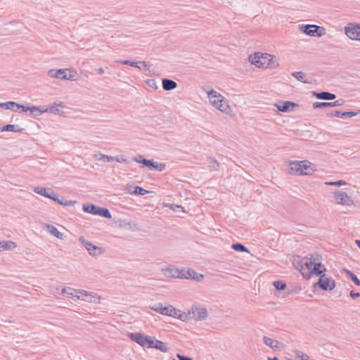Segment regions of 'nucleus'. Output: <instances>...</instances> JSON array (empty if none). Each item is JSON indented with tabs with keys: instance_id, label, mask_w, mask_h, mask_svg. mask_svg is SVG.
Wrapping results in <instances>:
<instances>
[{
	"instance_id": "nucleus-58",
	"label": "nucleus",
	"mask_w": 360,
	"mask_h": 360,
	"mask_svg": "<svg viewBox=\"0 0 360 360\" xmlns=\"http://www.w3.org/2000/svg\"><path fill=\"white\" fill-rule=\"evenodd\" d=\"M72 71L69 70V73H67V78L65 80H74L75 75L71 74Z\"/></svg>"
},
{
	"instance_id": "nucleus-54",
	"label": "nucleus",
	"mask_w": 360,
	"mask_h": 360,
	"mask_svg": "<svg viewBox=\"0 0 360 360\" xmlns=\"http://www.w3.org/2000/svg\"><path fill=\"white\" fill-rule=\"evenodd\" d=\"M176 356L179 359V360H193L191 357H188V356H186L184 355H181L180 354H177Z\"/></svg>"
},
{
	"instance_id": "nucleus-46",
	"label": "nucleus",
	"mask_w": 360,
	"mask_h": 360,
	"mask_svg": "<svg viewBox=\"0 0 360 360\" xmlns=\"http://www.w3.org/2000/svg\"><path fill=\"white\" fill-rule=\"evenodd\" d=\"M325 184L328 186H342L346 185L347 183L343 180H339L337 181H327L325 183Z\"/></svg>"
},
{
	"instance_id": "nucleus-4",
	"label": "nucleus",
	"mask_w": 360,
	"mask_h": 360,
	"mask_svg": "<svg viewBox=\"0 0 360 360\" xmlns=\"http://www.w3.org/2000/svg\"><path fill=\"white\" fill-rule=\"evenodd\" d=\"M299 29L302 33L311 37H321L326 33L323 27L316 25H302L300 26Z\"/></svg>"
},
{
	"instance_id": "nucleus-30",
	"label": "nucleus",
	"mask_w": 360,
	"mask_h": 360,
	"mask_svg": "<svg viewBox=\"0 0 360 360\" xmlns=\"http://www.w3.org/2000/svg\"><path fill=\"white\" fill-rule=\"evenodd\" d=\"M150 307L152 310L163 315H167L169 311V306L164 307L162 303H156Z\"/></svg>"
},
{
	"instance_id": "nucleus-27",
	"label": "nucleus",
	"mask_w": 360,
	"mask_h": 360,
	"mask_svg": "<svg viewBox=\"0 0 360 360\" xmlns=\"http://www.w3.org/2000/svg\"><path fill=\"white\" fill-rule=\"evenodd\" d=\"M34 191L41 195H43L46 198H51V195L53 194L54 191L51 188H45L37 186L34 188Z\"/></svg>"
},
{
	"instance_id": "nucleus-8",
	"label": "nucleus",
	"mask_w": 360,
	"mask_h": 360,
	"mask_svg": "<svg viewBox=\"0 0 360 360\" xmlns=\"http://www.w3.org/2000/svg\"><path fill=\"white\" fill-rule=\"evenodd\" d=\"M188 315L190 319L201 321L205 320L207 317L208 313L205 307H192L188 311Z\"/></svg>"
},
{
	"instance_id": "nucleus-10",
	"label": "nucleus",
	"mask_w": 360,
	"mask_h": 360,
	"mask_svg": "<svg viewBox=\"0 0 360 360\" xmlns=\"http://www.w3.org/2000/svg\"><path fill=\"white\" fill-rule=\"evenodd\" d=\"M336 202L340 205H352L353 200L345 192L335 191L333 193Z\"/></svg>"
},
{
	"instance_id": "nucleus-44",
	"label": "nucleus",
	"mask_w": 360,
	"mask_h": 360,
	"mask_svg": "<svg viewBox=\"0 0 360 360\" xmlns=\"http://www.w3.org/2000/svg\"><path fill=\"white\" fill-rule=\"evenodd\" d=\"M273 285L278 290H283L286 288V283L282 281H274Z\"/></svg>"
},
{
	"instance_id": "nucleus-21",
	"label": "nucleus",
	"mask_w": 360,
	"mask_h": 360,
	"mask_svg": "<svg viewBox=\"0 0 360 360\" xmlns=\"http://www.w3.org/2000/svg\"><path fill=\"white\" fill-rule=\"evenodd\" d=\"M129 338L136 342L139 345L143 347L145 345V341L146 340V335L140 333H131L128 335Z\"/></svg>"
},
{
	"instance_id": "nucleus-28",
	"label": "nucleus",
	"mask_w": 360,
	"mask_h": 360,
	"mask_svg": "<svg viewBox=\"0 0 360 360\" xmlns=\"http://www.w3.org/2000/svg\"><path fill=\"white\" fill-rule=\"evenodd\" d=\"M305 257L300 259L299 257L297 258H295L292 262L295 268L300 271L302 274L303 273L307 272V269L304 265Z\"/></svg>"
},
{
	"instance_id": "nucleus-18",
	"label": "nucleus",
	"mask_w": 360,
	"mask_h": 360,
	"mask_svg": "<svg viewBox=\"0 0 360 360\" xmlns=\"http://www.w3.org/2000/svg\"><path fill=\"white\" fill-rule=\"evenodd\" d=\"M301 163V169L302 170V175H311L312 173L316 171L314 168L315 166L308 160H302Z\"/></svg>"
},
{
	"instance_id": "nucleus-37",
	"label": "nucleus",
	"mask_w": 360,
	"mask_h": 360,
	"mask_svg": "<svg viewBox=\"0 0 360 360\" xmlns=\"http://www.w3.org/2000/svg\"><path fill=\"white\" fill-rule=\"evenodd\" d=\"M231 248L237 252H243L249 253L250 251L244 245L240 243H233L231 245Z\"/></svg>"
},
{
	"instance_id": "nucleus-2",
	"label": "nucleus",
	"mask_w": 360,
	"mask_h": 360,
	"mask_svg": "<svg viewBox=\"0 0 360 360\" xmlns=\"http://www.w3.org/2000/svg\"><path fill=\"white\" fill-rule=\"evenodd\" d=\"M208 97L212 105L221 112L228 113L230 108L223 96L214 90L208 92Z\"/></svg>"
},
{
	"instance_id": "nucleus-16",
	"label": "nucleus",
	"mask_w": 360,
	"mask_h": 360,
	"mask_svg": "<svg viewBox=\"0 0 360 360\" xmlns=\"http://www.w3.org/2000/svg\"><path fill=\"white\" fill-rule=\"evenodd\" d=\"M275 106L279 111L286 112L292 111L294 108L298 106V104L287 101H280L278 103L276 104Z\"/></svg>"
},
{
	"instance_id": "nucleus-6",
	"label": "nucleus",
	"mask_w": 360,
	"mask_h": 360,
	"mask_svg": "<svg viewBox=\"0 0 360 360\" xmlns=\"http://www.w3.org/2000/svg\"><path fill=\"white\" fill-rule=\"evenodd\" d=\"M345 32L350 39L360 41V24L348 23L345 27Z\"/></svg>"
},
{
	"instance_id": "nucleus-7",
	"label": "nucleus",
	"mask_w": 360,
	"mask_h": 360,
	"mask_svg": "<svg viewBox=\"0 0 360 360\" xmlns=\"http://www.w3.org/2000/svg\"><path fill=\"white\" fill-rule=\"evenodd\" d=\"M78 292L80 295H75L72 297V299L82 300L88 302H99L100 297L96 293L89 292L84 290H79Z\"/></svg>"
},
{
	"instance_id": "nucleus-39",
	"label": "nucleus",
	"mask_w": 360,
	"mask_h": 360,
	"mask_svg": "<svg viewBox=\"0 0 360 360\" xmlns=\"http://www.w3.org/2000/svg\"><path fill=\"white\" fill-rule=\"evenodd\" d=\"M344 271L347 274V276L352 281V282L357 286L360 285V280L357 278V276L352 273L351 271L345 269Z\"/></svg>"
},
{
	"instance_id": "nucleus-22",
	"label": "nucleus",
	"mask_w": 360,
	"mask_h": 360,
	"mask_svg": "<svg viewBox=\"0 0 360 360\" xmlns=\"http://www.w3.org/2000/svg\"><path fill=\"white\" fill-rule=\"evenodd\" d=\"M263 341L266 345L269 346L274 350H279L281 349V346L282 345V343L278 340L270 338L266 336L263 337Z\"/></svg>"
},
{
	"instance_id": "nucleus-26",
	"label": "nucleus",
	"mask_w": 360,
	"mask_h": 360,
	"mask_svg": "<svg viewBox=\"0 0 360 360\" xmlns=\"http://www.w3.org/2000/svg\"><path fill=\"white\" fill-rule=\"evenodd\" d=\"M117 63L122 64V65H130L132 67H136L138 68H141V67L139 66V64L143 65L144 67V70H149V68H150V65H148L147 64V63L145 61L133 62V61L128 60H117Z\"/></svg>"
},
{
	"instance_id": "nucleus-51",
	"label": "nucleus",
	"mask_w": 360,
	"mask_h": 360,
	"mask_svg": "<svg viewBox=\"0 0 360 360\" xmlns=\"http://www.w3.org/2000/svg\"><path fill=\"white\" fill-rule=\"evenodd\" d=\"M114 160H115L117 162L128 163V160L126 158H124V157L122 155H118L115 157Z\"/></svg>"
},
{
	"instance_id": "nucleus-41",
	"label": "nucleus",
	"mask_w": 360,
	"mask_h": 360,
	"mask_svg": "<svg viewBox=\"0 0 360 360\" xmlns=\"http://www.w3.org/2000/svg\"><path fill=\"white\" fill-rule=\"evenodd\" d=\"M166 168V164L163 162H158L153 161V165H151L150 170L160 171L162 172L165 170Z\"/></svg>"
},
{
	"instance_id": "nucleus-60",
	"label": "nucleus",
	"mask_w": 360,
	"mask_h": 360,
	"mask_svg": "<svg viewBox=\"0 0 360 360\" xmlns=\"http://www.w3.org/2000/svg\"><path fill=\"white\" fill-rule=\"evenodd\" d=\"M97 71H98V72L99 74H103V73L105 72V71H104L103 68H99L97 70Z\"/></svg>"
},
{
	"instance_id": "nucleus-56",
	"label": "nucleus",
	"mask_w": 360,
	"mask_h": 360,
	"mask_svg": "<svg viewBox=\"0 0 360 360\" xmlns=\"http://www.w3.org/2000/svg\"><path fill=\"white\" fill-rule=\"evenodd\" d=\"M72 288H63L62 290V293L63 294H68V295H72V297L74 296L72 292H70L69 291L71 290Z\"/></svg>"
},
{
	"instance_id": "nucleus-19",
	"label": "nucleus",
	"mask_w": 360,
	"mask_h": 360,
	"mask_svg": "<svg viewBox=\"0 0 360 360\" xmlns=\"http://www.w3.org/2000/svg\"><path fill=\"white\" fill-rule=\"evenodd\" d=\"M63 108V104L61 102L59 103L54 102L49 106L45 105V109H47L46 112H51L56 115H62L63 113V111L62 110Z\"/></svg>"
},
{
	"instance_id": "nucleus-9",
	"label": "nucleus",
	"mask_w": 360,
	"mask_h": 360,
	"mask_svg": "<svg viewBox=\"0 0 360 360\" xmlns=\"http://www.w3.org/2000/svg\"><path fill=\"white\" fill-rule=\"evenodd\" d=\"M79 240L91 256H98L103 252L102 248L94 245L91 242L84 239V237H80Z\"/></svg>"
},
{
	"instance_id": "nucleus-31",
	"label": "nucleus",
	"mask_w": 360,
	"mask_h": 360,
	"mask_svg": "<svg viewBox=\"0 0 360 360\" xmlns=\"http://www.w3.org/2000/svg\"><path fill=\"white\" fill-rule=\"evenodd\" d=\"M181 279H199V278L195 277V276H198V274L191 269H188L187 271L181 270Z\"/></svg>"
},
{
	"instance_id": "nucleus-11",
	"label": "nucleus",
	"mask_w": 360,
	"mask_h": 360,
	"mask_svg": "<svg viewBox=\"0 0 360 360\" xmlns=\"http://www.w3.org/2000/svg\"><path fill=\"white\" fill-rule=\"evenodd\" d=\"M162 271L165 277L169 278H181L182 277L181 270H179L173 265H170L167 268L162 269Z\"/></svg>"
},
{
	"instance_id": "nucleus-49",
	"label": "nucleus",
	"mask_w": 360,
	"mask_h": 360,
	"mask_svg": "<svg viewBox=\"0 0 360 360\" xmlns=\"http://www.w3.org/2000/svg\"><path fill=\"white\" fill-rule=\"evenodd\" d=\"M153 160H143V165L148 167V169L150 170L151 169V165H153Z\"/></svg>"
},
{
	"instance_id": "nucleus-38",
	"label": "nucleus",
	"mask_w": 360,
	"mask_h": 360,
	"mask_svg": "<svg viewBox=\"0 0 360 360\" xmlns=\"http://www.w3.org/2000/svg\"><path fill=\"white\" fill-rule=\"evenodd\" d=\"M154 349H159L162 352H167L169 350V348L167 347L166 344L158 340H156L155 342Z\"/></svg>"
},
{
	"instance_id": "nucleus-29",
	"label": "nucleus",
	"mask_w": 360,
	"mask_h": 360,
	"mask_svg": "<svg viewBox=\"0 0 360 360\" xmlns=\"http://www.w3.org/2000/svg\"><path fill=\"white\" fill-rule=\"evenodd\" d=\"M162 88L165 91H171L176 88L177 84L174 80L165 78L162 80Z\"/></svg>"
},
{
	"instance_id": "nucleus-63",
	"label": "nucleus",
	"mask_w": 360,
	"mask_h": 360,
	"mask_svg": "<svg viewBox=\"0 0 360 360\" xmlns=\"http://www.w3.org/2000/svg\"><path fill=\"white\" fill-rule=\"evenodd\" d=\"M139 66L141 67V68H140V69H143V70H144V67H143V65H140Z\"/></svg>"
},
{
	"instance_id": "nucleus-48",
	"label": "nucleus",
	"mask_w": 360,
	"mask_h": 360,
	"mask_svg": "<svg viewBox=\"0 0 360 360\" xmlns=\"http://www.w3.org/2000/svg\"><path fill=\"white\" fill-rule=\"evenodd\" d=\"M49 199L53 200V201L56 202L59 205H62V203H63V198L61 199H60L58 198V195H57L55 192L53 193V194H52L51 195V198H49Z\"/></svg>"
},
{
	"instance_id": "nucleus-43",
	"label": "nucleus",
	"mask_w": 360,
	"mask_h": 360,
	"mask_svg": "<svg viewBox=\"0 0 360 360\" xmlns=\"http://www.w3.org/2000/svg\"><path fill=\"white\" fill-rule=\"evenodd\" d=\"M155 340L156 339L154 337L147 335L143 347H146L148 348H154Z\"/></svg>"
},
{
	"instance_id": "nucleus-25",
	"label": "nucleus",
	"mask_w": 360,
	"mask_h": 360,
	"mask_svg": "<svg viewBox=\"0 0 360 360\" xmlns=\"http://www.w3.org/2000/svg\"><path fill=\"white\" fill-rule=\"evenodd\" d=\"M261 62H262V67H265L266 68H276L278 65V63L277 62V60H276V57L271 55V57L270 58H266L265 59L264 58H261Z\"/></svg>"
},
{
	"instance_id": "nucleus-3",
	"label": "nucleus",
	"mask_w": 360,
	"mask_h": 360,
	"mask_svg": "<svg viewBox=\"0 0 360 360\" xmlns=\"http://www.w3.org/2000/svg\"><path fill=\"white\" fill-rule=\"evenodd\" d=\"M82 208L84 212L101 216L106 219L112 218V215L108 208L101 207L94 204H84Z\"/></svg>"
},
{
	"instance_id": "nucleus-50",
	"label": "nucleus",
	"mask_w": 360,
	"mask_h": 360,
	"mask_svg": "<svg viewBox=\"0 0 360 360\" xmlns=\"http://www.w3.org/2000/svg\"><path fill=\"white\" fill-rule=\"evenodd\" d=\"M143 160H146V158H144L143 156L141 155H138L132 158L133 161L138 162V163H141L142 165H143Z\"/></svg>"
},
{
	"instance_id": "nucleus-17",
	"label": "nucleus",
	"mask_w": 360,
	"mask_h": 360,
	"mask_svg": "<svg viewBox=\"0 0 360 360\" xmlns=\"http://www.w3.org/2000/svg\"><path fill=\"white\" fill-rule=\"evenodd\" d=\"M45 105L26 107L24 105V112H30V114L34 117H38L42 113L46 112Z\"/></svg>"
},
{
	"instance_id": "nucleus-64",
	"label": "nucleus",
	"mask_w": 360,
	"mask_h": 360,
	"mask_svg": "<svg viewBox=\"0 0 360 360\" xmlns=\"http://www.w3.org/2000/svg\"><path fill=\"white\" fill-rule=\"evenodd\" d=\"M15 21H11L8 24H13Z\"/></svg>"
},
{
	"instance_id": "nucleus-61",
	"label": "nucleus",
	"mask_w": 360,
	"mask_h": 360,
	"mask_svg": "<svg viewBox=\"0 0 360 360\" xmlns=\"http://www.w3.org/2000/svg\"><path fill=\"white\" fill-rule=\"evenodd\" d=\"M267 360H278V358L277 356L274 357H268Z\"/></svg>"
},
{
	"instance_id": "nucleus-24",
	"label": "nucleus",
	"mask_w": 360,
	"mask_h": 360,
	"mask_svg": "<svg viewBox=\"0 0 360 360\" xmlns=\"http://www.w3.org/2000/svg\"><path fill=\"white\" fill-rule=\"evenodd\" d=\"M313 95L314 96H316V98L318 99L325 100V101H332L336 98L335 94H332L328 91H321V92L313 91Z\"/></svg>"
},
{
	"instance_id": "nucleus-57",
	"label": "nucleus",
	"mask_w": 360,
	"mask_h": 360,
	"mask_svg": "<svg viewBox=\"0 0 360 360\" xmlns=\"http://www.w3.org/2000/svg\"><path fill=\"white\" fill-rule=\"evenodd\" d=\"M169 207L171 210H175L176 209H183L181 205H177L174 204H170Z\"/></svg>"
},
{
	"instance_id": "nucleus-32",
	"label": "nucleus",
	"mask_w": 360,
	"mask_h": 360,
	"mask_svg": "<svg viewBox=\"0 0 360 360\" xmlns=\"http://www.w3.org/2000/svg\"><path fill=\"white\" fill-rule=\"evenodd\" d=\"M1 131H15V132H20L22 131V129L17 124H6L0 128Z\"/></svg>"
},
{
	"instance_id": "nucleus-23",
	"label": "nucleus",
	"mask_w": 360,
	"mask_h": 360,
	"mask_svg": "<svg viewBox=\"0 0 360 360\" xmlns=\"http://www.w3.org/2000/svg\"><path fill=\"white\" fill-rule=\"evenodd\" d=\"M68 70L60 69L58 70H50L48 72V75L50 77L59 79L60 80H65L67 78V71Z\"/></svg>"
},
{
	"instance_id": "nucleus-14",
	"label": "nucleus",
	"mask_w": 360,
	"mask_h": 360,
	"mask_svg": "<svg viewBox=\"0 0 360 360\" xmlns=\"http://www.w3.org/2000/svg\"><path fill=\"white\" fill-rule=\"evenodd\" d=\"M0 108L21 112H22V104L14 101H7L0 103Z\"/></svg>"
},
{
	"instance_id": "nucleus-1",
	"label": "nucleus",
	"mask_w": 360,
	"mask_h": 360,
	"mask_svg": "<svg viewBox=\"0 0 360 360\" xmlns=\"http://www.w3.org/2000/svg\"><path fill=\"white\" fill-rule=\"evenodd\" d=\"M322 256L318 253L309 254L305 257L304 265L307 272L302 274L306 279H309L312 275L319 276L326 271V268L321 264Z\"/></svg>"
},
{
	"instance_id": "nucleus-53",
	"label": "nucleus",
	"mask_w": 360,
	"mask_h": 360,
	"mask_svg": "<svg viewBox=\"0 0 360 360\" xmlns=\"http://www.w3.org/2000/svg\"><path fill=\"white\" fill-rule=\"evenodd\" d=\"M148 84L153 87V88H155V89H157V86H156V82L155 79H148V81L147 82Z\"/></svg>"
},
{
	"instance_id": "nucleus-34",
	"label": "nucleus",
	"mask_w": 360,
	"mask_h": 360,
	"mask_svg": "<svg viewBox=\"0 0 360 360\" xmlns=\"http://www.w3.org/2000/svg\"><path fill=\"white\" fill-rule=\"evenodd\" d=\"M207 161L210 171L219 170L220 165L217 160H215L214 158L209 157Z\"/></svg>"
},
{
	"instance_id": "nucleus-62",
	"label": "nucleus",
	"mask_w": 360,
	"mask_h": 360,
	"mask_svg": "<svg viewBox=\"0 0 360 360\" xmlns=\"http://www.w3.org/2000/svg\"><path fill=\"white\" fill-rule=\"evenodd\" d=\"M356 244L358 246V248L360 249V240H356Z\"/></svg>"
},
{
	"instance_id": "nucleus-13",
	"label": "nucleus",
	"mask_w": 360,
	"mask_h": 360,
	"mask_svg": "<svg viewBox=\"0 0 360 360\" xmlns=\"http://www.w3.org/2000/svg\"><path fill=\"white\" fill-rule=\"evenodd\" d=\"M288 165L289 166L288 174L299 176H301L303 174L302 170L301 169L300 161L289 160L288 162Z\"/></svg>"
},
{
	"instance_id": "nucleus-33",
	"label": "nucleus",
	"mask_w": 360,
	"mask_h": 360,
	"mask_svg": "<svg viewBox=\"0 0 360 360\" xmlns=\"http://www.w3.org/2000/svg\"><path fill=\"white\" fill-rule=\"evenodd\" d=\"M15 247L16 245L13 241H0V251L12 250Z\"/></svg>"
},
{
	"instance_id": "nucleus-52",
	"label": "nucleus",
	"mask_w": 360,
	"mask_h": 360,
	"mask_svg": "<svg viewBox=\"0 0 360 360\" xmlns=\"http://www.w3.org/2000/svg\"><path fill=\"white\" fill-rule=\"evenodd\" d=\"M76 203L75 201H72V200H65L64 198H63V203L61 205H65V206H72L74 205Z\"/></svg>"
},
{
	"instance_id": "nucleus-42",
	"label": "nucleus",
	"mask_w": 360,
	"mask_h": 360,
	"mask_svg": "<svg viewBox=\"0 0 360 360\" xmlns=\"http://www.w3.org/2000/svg\"><path fill=\"white\" fill-rule=\"evenodd\" d=\"M94 157L96 160H103L104 162H112L114 161L115 159V157L104 155L101 153L96 154Z\"/></svg>"
},
{
	"instance_id": "nucleus-40",
	"label": "nucleus",
	"mask_w": 360,
	"mask_h": 360,
	"mask_svg": "<svg viewBox=\"0 0 360 360\" xmlns=\"http://www.w3.org/2000/svg\"><path fill=\"white\" fill-rule=\"evenodd\" d=\"M292 76H293L295 78H296L298 81H300L301 82H303L305 84L309 83V82L304 80L306 74L302 71L294 72L292 73Z\"/></svg>"
},
{
	"instance_id": "nucleus-20",
	"label": "nucleus",
	"mask_w": 360,
	"mask_h": 360,
	"mask_svg": "<svg viewBox=\"0 0 360 360\" xmlns=\"http://www.w3.org/2000/svg\"><path fill=\"white\" fill-rule=\"evenodd\" d=\"M359 111L358 112H354V111H347V112H341L339 110H334L330 113H327V117H341L343 118L345 117H352L354 116H356L359 114Z\"/></svg>"
},
{
	"instance_id": "nucleus-59",
	"label": "nucleus",
	"mask_w": 360,
	"mask_h": 360,
	"mask_svg": "<svg viewBox=\"0 0 360 360\" xmlns=\"http://www.w3.org/2000/svg\"><path fill=\"white\" fill-rule=\"evenodd\" d=\"M195 277H197V276H195ZM198 278H199V279H195V280L199 281H201L204 278V276L202 274H198Z\"/></svg>"
},
{
	"instance_id": "nucleus-55",
	"label": "nucleus",
	"mask_w": 360,
	"mask_h": 360,
	"mask_svg": "<svg viewBox=\"0 0 360 360\" xmlns=\"http://www.w3.org/2000/svg\"><path fill=\"white\" fill-rule=\"evenodd\" d=\"M350 296L353 299H356V298H358V297H360V293L359 292H356L354 290H352V291H350Z\"/></svg>"
},
{
	"instance_id": "nucleus-45",
	"label": "nucleus",
	"mask_w": 360,
	"mask_h": 360,
	"mask_svg": "<svg viewBox=\"0 0 360 360\" xmlns=\"http://www.w3.org/2000/svg\"><path fill=\"white\" fill-rule=\"evenodd\" d=\"M134 188V190L132 192V193L135 194V195H144L146 193H149L148 191L144 189L142 187L138 186H136Z\"/></svg>"
},
{
	"instance_id": "nucleus-47",
	"label": "nucleus",
	"mask_w": 360,
	"mask_h": 360,
	"mask_svg": "<svg viewBox=\"0 0 360 360\" xmlns=\"http://www.w3.org/2000/svg\"><path fill=\"white\" fill-rule=\"evenodd\" d=\"M295 353L297 357L300 358L301 360H310L309 356L301 351H296Z\"/></svg>"
},
{
	"instance_id": "nucleus-35",
	"label": "nucleus",
	"mask_w": 360,
	"mask_h": 360,
	"mask_svg": "<svg viewBox=\"0 0 360 360\" xmlns=\"http://www.w3.org/2000/svg\"><path fill=\"white\" fill-rule=\"evenodd\" d=\"M180 313H181L180 310L176 309L172 305H169V311H168V314H167V316H172L174 318L178 317L180 319H182L183 317L181 316Z\"/></svg>"
},
{
	"instance_id": "nucleus-15",
	"label": "nucleus",
	"mask_w": 360,
	"mask_h": 360,
	"mask_svg": "<svg viewBox=\"0 0 360 360\" xmlns=\"http://www.w3.org/2000/svg\"><path fill=\"white\" fill-rule=\"evenodd\" d=\"M268 57L270 58L271 54L261 53L258 52V53H255L254 55L251 54L249 56V60L252 64L255 65L256 67L261 68L262 67L261 58L265 59L266 58H268Z\"/></svg>"
},
{
	"instance_id": "nucleus-12",
	"label": "nucleus",
	"mask_w": 360,
	"mask_h": 360,
	"mask_svg": "<svg viewBox=\"0 0 360 360\" xmlns=\"http://www.w3.org/2000/svg\"><path fill=\"white\" fill-rule=\"evenodd\" d=\"M345 103V101L340 98L334 102H315L313 103V108L314 109L324 108H332L336 106H341Z\"/></svg>"
},
{
	"instance_id": "nucleus-5",
	"label": "nucleus",
	"mask_w": 360,
	"mask_h": 360,
	"mask_svg": "<svg viewBox=\"0 0 360 360\" xmlns=\"http://www.w3.org/2000/svg\"><path fill=\"white\" fill-rule=\"evenodd\" d=\"M319 281L314 284V287L318 285L323 290H332L335 288V282L331 277H327L323 273L319 275Z\"/></svg>"
},
{
	"instance_id": "nucleus-36",
	"label": "nucleus",
	"mask_w": 360,
	"mask_h": 360,
	"mask_svg": "<svg viewBox=\"0 0 360 360\" xmlns=\"http://www.w3.org/2000/svg\"><path fill=\"white\" fill-rule=\"evenodd\" d=\"M48 231L55 237L62 239L63 238V233H60L58 229L53 226V225H48L47 226Z\"/></svg>"
}]
</instances>
